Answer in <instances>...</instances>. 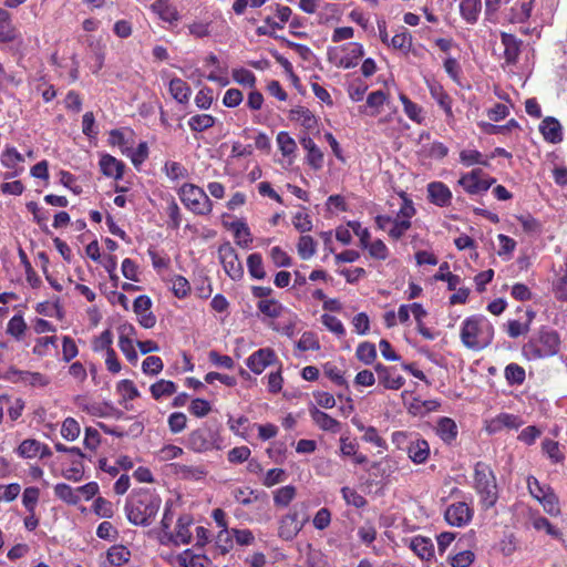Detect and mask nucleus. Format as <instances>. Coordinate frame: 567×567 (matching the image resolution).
<instances>
[{"label":"nucleus","instance_id":"obj_1","mask_svg":"<svg viewBox=\"0 0 567 567\" xmlns=\"http://www.w3.org/2000/svg\"><path fill=\"white\" fill-rule=\"evenodd\" d=\"M162 499L155 491L141 488L132 492L125 502L128 522L136 526H150L161 508Z\"/></svg>","mask_w":567,"mask_h":567},{"label":"nucleus","instance_id":"obj_2","mask_svg":"<svg viewBox=\"0 0 567 567\" xmlns=\"http://www.w3.org/2000/svg\"><path fill=\"white\" fill-rule=\"evenodd\" d=\"M494 332L493 323L485 316L474 315L462 322L460 339L466 349L481 351L493 342Z\"/></svg>","mask_w":567,"mask_h":567},{"label":"nucleus","instance_id":"obj_3","mask_svg":"<svg viewBox=\"0 0 567 567\" xmlns=\"http://www.w3.org/2000/svg\"><path fill=\"white\" fill-rule=\"evenodd\" d=\"M474 488L486 508L495 505L498 498L496 477L484 462H477L474 466Z\"/></svg>","mask_w":567,"mask_h":567},{"label":"nucleus","instance_id":"obj_4","mask_svg":"<svg viewBox=\"0 0 567 567\" xmlns=\"http://www.w3.org/2000/svg\"><path fill=\"white\" fill-rule=\"evenodd\" d=\"M559 334L554 330H542L537 338L530 339L523 347V354L528 360L553 357L558 353Z\"/></svg>","mask_w":567,"mask_h":567},{"label":"nucleus","instance_id":"obj_5","mask_svg":"<svg viewBox=\"0 0 567 567\" xmlns=\"http://www.w3.org/2000/svg\"><path fill=\"white\" fill-rule=\"evenodd\" d=\"M182 203L196 215H208L213 210V202L203 188L194 184H184L179 188Z\"/></svg>","mask_w":567,"mask_h":567},{"label":"nucleus","instance_id":"obj_6","mask_svg":"<svg viewBox=\"0 0 567 567\" xmlns=\"http://www.w3.org/2000/svg\"><path fill=\"white\" fill-rule=\"evenodd\" d=\"M416 210L413 202L405 195H402V204L395 217H392V226L389 228V237L398 240L400 239L410 228L411 219L415 215Z\"/></svg>","mask_w":567,"mask_h":567},{"label":"nucleus","instance_id":"obj_7","mask_svg":"<svg viewBox=\"0 0 567 567\" xmlns=\"http://www.w3.org/2000/svg\"><path fill=\"white\" fill-rule=\"evenodd\" d=\"M219 261L223 265L225 272L233 280H240L244 276V268L238 258L235 248L229 244L225 243L218 248Z\"/></svg>","mask_w":567,"mask_h":567},{"label":"nucleus","instance_id":"obj_8","mask_svg":"<svg viewBox=\"0 0 567 567\" xmlns=\"http://www.w3.org/2000/svg\"><path fill=\"white\" fill-rule=\"evenodd\" d=\"M411 313L416 321L419 333L426 340H433L435 334L426 327H421V319H424L427 315L426 310L421 303L414 302L411 305H401L398 309L396 317L401 323H405L409 321Z\"/></svg>","mask_w":567,"mask_h":567},{"label":"nucleus","instance_id":"obj_9","mask_svg":"<svg viewBox=\"0 0 567 567\" xmlns=\"http://www.w3.org/2000/svg\"><path fill=\"white\" fill-rule=\"evenodd\" d=\"M193 519L189 515L179 516L176 524V530L166 532L161 536V543L163 545H187L192 540V533L189 530Z\"/></svg>","mask_w":567,"mask_h":567},{"label":"nucleus","instance_id":"obj_10","mask_svg":"<svg viewBox=\"0 0 567 567\" xmlns=\"http://www.w3.org/2000/svg\"><path fill=\"white\" fill-rule=\"evenodd\" d=\"M482 169L476 168L461 176L458 185L470 195H480L486 193L495 183V178H482Z\"/></svg>","mask_w":567,"mask_h":567},{"label":"nucleus","instance_id":"obj_11","mask_svg":"<svg viewBox=\"0 0 567 567\" xmlns=\"http://www.w3.org/2000/svg\"><path fill=\"white\" fill-rule=\"evenodd\" d=\"M342 55H339L336 51H329V60L333 62L338 68L351 69L358 65L359 60L363 56V47L359 43L352 42L342 48Z\"/></svg>","mask_w":567,"mask_h":567},{"label":"nucleus","instance_id":"obj_12","mask_svg":"<svg viewBox=\"0 0 567 567\" xmlns=\"http://www.w3.org/2000/svg\"><path fill=\"white\" fill-rule=\"evenodd\" d=\"M308 520L307 517H300L297 511H292L287 515L282 516L279 520L278 535L285 540L293 539L298 533L302 529L305 523Z\"/></svg>","mask_w":567,"mask_h":567},{"label":"nucleus","instance_id":"obj_13","mask_svg":"<svg viewBox=\"0 0 567 567\" xmlns=\"http://www.w3.org/2000/svg\"><path fill=\"white\" fill-rule=\"evenodd\" d=\"M278 361L276 352L271 348H261L252 352L246 360V365L255 374H261L268 367Z\"/></svg>","mask_w":567,"mask_h":567},{"label":"nucleus","instance_id":"obj_14","mask_svg":"<svg viewBox=\"0 0 567 567\" xmlns=\"http://www.w3.org/2000/svg\"><path fill=\"white\" fill-rule=\"evenodd\" d=\"M444 517L451 526L463 527L470 523L472 509L466 503L458 502L446 508Z\"/></svg>","mask_w":567,"mask_h":567},{"label":"nucleus","instance_id":"obj_15","mask_svg":"<svg viewBox=\"0 0 567 567\" xmlns=\"http://www.w3.org/2000/svg\"><path fill=\"white\" fill-rule=\"evenodd\" d=\"M374 370L378 374L379 382L385 389L399 390L404 385V378L401 374H398L394 368L378 363L374 367Z\"/></svg>","mask_w":567,"mask_h":567},{"label":"nucleus","instance_id":"obj_16","mask_svg":"<svg viewBox=\"0 0 567 567\" xmlns=\"http://www.w3.org/2000/svg\"><path fill=\"white\" fill-rule=\"evenodd\" d=\"M427 87L432 99H434L440 107L444 111L446 121H452L454 118V113L452 110V97L445 92L439 82H427Z\"/></svg>","mask_w":567,"mask_h":567},{"label":"nucleus","instance_id":"obj_17","mask_svg":"<svg viewBox=\"0 0 567 567\" xmlns=\"http://www.w3.org/2000/svg\"><path fill=\"white\" fill-rule=\"evenodd\" d=\"M427 198L429 200L439 206L446 207L452 202V192L442 182H431L427 184Z\"/></svg>","mask_w":567,"mask_h":567},{"label":"nucleus","instance_id":"obj_18","mask_svg":"<svg viewBox=\"0 0 567 567\" xmlns=\"http://www.w3.org/2000/svg\"><path fill=\"white\" fill-rule=\"evenodd\" d=\"M405 450L414 464H424L430 456V445L424 439H411Z\"/></svg>","mask_w":567,"mask_h":567},{"label":"nucleus","instance_id":"obj_19","mask_svg":"<svg viewBox=\"0 0 567 567\" xmlns=\"http://www.w3.org/2000/svg\"><path fill=\"white\" fill-rule=\"evenodd\" d=\"M535 0H509L508 18L513 23H522L529 19Z\"/></svg>","mask_w":567,"mask_h":567},{"label":"nucleus","instance_id":"obj_20","mask_svg":"<svg viewBox=\"0 0 567 567\" xmlns=\"http://www.w3.org/2000/svg\"><path fill=\"white\" fill-rule=\"evenodd\" d=\"M409 548L422 560H431L434 557V545L431 538L421 535L409 540Z\"/></svg>","mask_w":567,"mask_h":567},{"label":"nucleus","instance_id":"obj_21","mask_svg":"<svg viewBox=\"0 0 567 567\" xmlns=\"http://www.w3.org/2000/svg\"><path fill=\"white\" fill-rule=\"evenodd\" d=\"M523 420L514 414L501 413L491 420L487 430L491 433H496L503 429L516 430L523 425Z\"/></svg>","mask_w":567,"mask_h":567},{"label":"nucleus","instance_id":"obj_22","mask_svg":"<svg viewBox=\"0 0 567 567\" xmlns=\"http://www.w3.org/2000/svg\"><path fill=\"white\" fill-rule=\"evenodd\" d=\"M539 131L545 141L549 143L557 144L563 141V127L555 117L548 116L544 118L539 125Z\"/></svg>","mask_w":567,"mask_h":567},{"label":"nucleus","instance_id":"obj_23","mask_svg":"<svg viewBox=\"0 0 567 567\" xmlns=\"http://www.w3.org/2000/svg\"><path fill=\"white\" fill-rule=\"evenodd\" d=\"M435 432L444 443L452 444L457 437L458 429L453 419L442 416L436 422Z\"/></svg>","mask_w":567,"mask_h":567},{"label":"nucleus","instance_id":"obj_24","mask_svg":"<svg viewBox=\"0 0 567 567\" xmlns=\"http://www.w3.org/2000/svg\"><path fill=\"white\" fill-rule=\"evenodd\" d=\"M309 412L315 424L318 425L322 431L332 433H338L340 431V422L326 412L319 410L316 406L311 408Z\"/></svg>","mask_w":567,"mask_h":567},{"label":"nucleus","instance_id":"obj_25","mask_svg":"<svg viewBox=\"0 0 567 567\" xmlns=\"http://www.w3.org/2000/svg\"><path fill=\"white\" fill-rule=\"evenodd\" d=\"M302 147L307 151V162L316 171L323 166V153L310 137H303L300 141Z\"/></svg>","mask_w":567,"mask_h":567},{"label":"nucleus","instance_id":"obj_26","mask_svg":"<svg viewBox=\"0 0 567 567\" xmlns=\"http://www.w3.org/2000/svg\"><path fill=\"white\" fill-rule=\"evenodd\" d=\"M100 167L102 173L115 179H121L124 173V164L115 157L106 154L100 159Z\"/></svg>","mask_w":567,"mask_h":567},{"label":"nucleus","instance_id":"obj_27","mask_svg":"<svg viewBox=\"0 0 567 567\" xmlns=\"http://www.w3.org/2000/svg\"><path fill=\"white\" fill-rule=\"evenodd\" d=\"M18 38V30L12 23L11 14L0 8V42H13Z\"/></svg>","mask_w":567,"mask_h":567},{"label":"nucleus","instance_id":"obj_28","mask_svg":"<svg viewBox=\"0 0 567 567\" xmlns=\"http://www.w3.org/2000/svg\"><path fill=\"white\" fill-rule=\"evenodd\" d=\"M151 8L165 22L173 23L179 19L178 11L168 0H156Z\"/></svg>","mask_w":567,"mask_h":567},{"label":"nucleus","instance_id":"obj_29","mask_svg":"<svg viewBox=\"0 0 567 567\" xmlns=\"http://www.w3.org/2000/svg\"><path fill=\"white\" fill-rule=\"evenodd\" d=\"M168 90L174 100L178 103H187L189 101L192 90L189 85L179 78L169 81Z\"/></svg>","mask_w":567,"mask_h":567},{"label":"nucleus","instance_id":"obj_30","mask_svg":"<svg viewBox=\"0 0 567 567\" xmlns=\"http://www.w3.org/2000/svg\"><path fill=\"white\" fill-rule=\"evenodd\" d=\"M482 10V0H462L460 12L467 23H475L478 20Z\"/></svg>","mask_w":567,"mask_h":567},{"label":"nucleus","instance_id":"obj_31","mask_svg":"<svg viewBox=\"0 0 567 567\" xmlns=\"http://www.w3.org/2000/svg\"><path fill=\"white\" fill-rule=\"evenodd\" d=\"M131 551L123 545H113L106 551V560L112 566H123L128 563Z\"/></svg>","mask_w":567,"mask_h":567},{"label":"nucleus","instance_id":"obj_32","mask_svg":"<svg viewBox=\"0 0 567 567\" xmlns=\"http://www.w3.org/2000/svg\"><path fill=\"white\" fill-rule=\"evenodd\" d=\"M389 45L404 54H408L412 48V35L408 29L401 27L400 30L391 38Z\"/></svg>","mask_w":567,"mask_h":567},{"label":"nucleus","instance_id":"obj_33","mask_svg":"<svg viewBox=\"0 0 567 567\" xmlns=\"http://www.w3.org/2000/svg\"><path fill=\"white\" fill-rule=\"evenodd\" d=\"M177 561L181 567H205L208 558L205 555L195 554L193 550L186 549L177 556Z\"/></svg>","mask_w":567,"mask_h":567},{"label":"nucleus","instance_id":"obj_34","mask_svg":"<svg viewBox=\"0 0 567 567\" xmlns=\"http://www.w3.org/2000/svg\"><path fill=\"white\" fill-rule=\"evenodd\" d=\"M502 44L504 45V56L508 63H514L519 54V42L508 33H502Z\"/></svg>","mask_w":567,"mask_h":567},{"label":"nucleus","instance_id":"obj_35","mask_svg":"<svg viewBox=\"0 0 567 567\" xmlns=\"http://www.w3.org/2000/svg\"><path fill=\"white\" fill-rule=\"evenodd\" d=\"M11 373L18 375V380L32 386H45L49 384V379L40 372L19 371L14 369L11 370Z\"/></svg>","mask_w":567,"mask_h":567},{"label":"nucleus","instance_id":"obj_36","mask_svg":"<svg viewBox=\"0 0 567 567\" xmlns=\"http://www.w3.org/2000/svg\"><path fill=\"white\" fill-rule=\"evenodd\" d=\"M216 118L210 114H196L189 117L187 124L193 132H204L213 127Z\"/></svg>","mask_w":567,"mask_h":567},{"label":"nucleus","instance_id":"obj_37","mask_svg":"<svg viewBox=\"0 0 567 567\" xmlns=\"http://www.w3.org/2000/svg\"><path fill=\"white\" fill-rule=\"evenodd\" d=\"M176 390L177 385L173 381L164 379L158 380L150 388L151 394L155 400H159L164 396H171L176 392Z\"/></svg>","mask_w":567,"mask_h":567},{"label":"nucleus","instance_id":"obj_38","mask_svg":"<svg viewBox=\"0 0 567 567\" xmlns=\"http://www.w3.org/2000/svg\"><path fill=\"white\" fill-rule=\"evenodd\" d=\"M174 467L175 473L182 478L199 481L206 475L203 466L174 464Z\"/></svg>","mask_w":567,"mask_h":567},{"label":"nucleus","instance_id":"obj_39","mask_svg":"<svg viewBox=\"0 0 567 567\" xmlns=\"http://www.w3.org/2000/svg\"><path fill=\"white\" fill-rule=\"evenodd\" d=\"M54 494L56 497L62 499L63 502L75 505L81 501L79 496V492L76 488H72L70 485L65 483H59L54 486Z\"/></svg>","mask_w":567,"mask_h":567},{"label":"nucleus","instance_id":"obj_40","mask_svg":"<svg viewBox=\"0 0 567 567\" xmlns=\"http://www.w3.org/2000/svg\"><path fill=\"white\" fill-rule=\"evenodd\" d=\"M297 250L301 259L308 260L317 251V243L311 236L303 235L299 238Z\"/></svg>","mask_w":567,"mask_h":567},{"label":"nucleus","instance_id":"obj_41","mask_svg":"<svg viewBox=\"0 0 567 567\" xmlns=\"http://www.w3.org/2000/svg\"><path fill=\"white\" fill-rule=\"evenodd\" d=\"M504 374L507 383L511 385L523 384L526 377L524 368L517 363L507 364Z\"/></svg>","mask_w":567,"mask_h":567},{"label":"nucleus","instance_id":"obj_42","mask_svg":"<svg viewBox=\"0 0 567 567\" xmlns=\"http://www.w3.org/2000/svg\"><path fill=\"white\" fill-rule=\"evenodd\" d=\"M296 496V487L286 485L275 491L274 503L280 507H287Z\"/></svg>","mask_w":567,"mask_h":567},{"label":"nucleus","instance_id":"obj_43","mask_svg":"<svg viewBox=\"0 0 567 567\" xmlns=\"http://www.w3.org/2000/svg\"><path fill=\"white\" fill-rule=\"evenodd\" d=\"M460 161L463 165L467 167L473 165H489L488 161L484 158L483 154L476 150H463L460 153Z\"/></svg>","mask_w":567,"mask_h":567},{"label":"nucleus","instance_id":"obj_44","mask_svg":"<svg viewBox=\"0 0 567 567\" xmlns=\"http://www.w3.org/2000/svg\"><path fill=\"white\" fill-rule=\"evenodd\" d=\"M400 101L403 104L404 113L406 116L416 123H422V107L412 102L405 94H400Z\"/></svg>","mask_w":567,"mask_h":567},{"label":"nucleus","instance_id":"obj_45","mask_svg":"<svg viewBox=\"0 0 567 567\" xmlns=\"http://www.w3.org/2000/svg\"><path fill=\"white\" fill-rule=\"evenodd\" d=\"M277 144H278V147H279V151L281 152V154L284 156H290L292 154H295V152L297 151V143L296 141L289 135L288 132H279L277 134Z\"/></svg>","mask_w":567,"mask_h":567},{"label":"nucleus","instance_id":"obj_46","mask_svg":"<svg viewBox=\"0 0 567 567\" xmlns=\"http://www.w3.org/2000/svg\"><path fill=\"white\" fill-rule=\"evenodd\" d=\"M355 355L364 364H371L377 358L375 346L368 341L361 342L357 348Z\"/></svg>","mask_w":567,"mask_h":567},{"label":"nucleus","instance_id":"obj_47","mask_svg":"<svg viewBox=\"0 0 567 567\" xmlns=\"http://www.w3.org/2000/svg\"><path fill=\"white\" fill-rule=\"evenodd\" d=\"M257 308L269 318H278L282 312V306L275 299H261L258 301Z\"/></svg>","mask_w":567,"mask_h":567},{"label":"nucleus","instance_id":"obj_48","mask_svg":"<svg viewBox=\"0 0 567 567\" xmlns=\"http://www.w3.org/2000/svg\"><path fill=\"white\" fill-rule=\"evenodd\" d=\"M40 441L35 439L23 440L17 449V454L22 458H34L38 456Z\"/></svg>","mask_w":567,"mask_h":567},{"label":"nucleus","instance_id":"obj_49","mask_svg":"<svg viewBox=\"0 0 567 567\" xmlns=\"http://www.w3.org/2000/svg\"><path fill=\"white\" fill-rule=\"evenodd\" d=\"M248 271L256 279H264L266 271L264 269L262 257L259 254H251L247 259Z\"/></svg>","mask_w":567,"mask_h":567},{"label":"nucleus","instance_id":"obj_50","mask_svg":"<svg viewBox=\"0 0 567 567\" xmlns=\"http://www.w3.org/2000/svg\"><path fill=\"white\" fill-rule=\"evenodd\" d=\"M81 427L79 422L73 417H66L61 427V435L66 441H74L79 437Z\"/></svg>","mask_w":567,"mask_h":567},{"label":"nucleus","instance_id":"obj_51","mask_svg":"<svg viewBox=\"0 0 567 567\" xmlns=\"http://www.w3.org/2000/svg\"><path fill=\"white\" fill-rule=\"evenodd\" d=\"M306 565L307 567H328L324 555L315 549L311 544L307 545Z\"/></svg>","mask_w":567,"mask_h":567},{"label":"nucleus","instance_id":"obj_52","mask_svg":"<svg viewBox=\"0 0 567 567\" xmlns=\"http://www.w3.org/2000/svg\"><path fill=\"white\" fill-rule=\"evenodd\" d=\"M539 503L543 505L544 511L550 516L560 515L559 501L553 489L547 492V494L539 501Z\"/></svg>","mask_w":567,"mask_h":567},{"label":"nucleus","instance_id":"obj_53","mask_svg":"<svg viewBox=\"0 0 567 567\" xmlns=\"http://www.w3.org/2000/svg\"><path fill=\"white\" fill-rule=\"evenodd\" d=\"M363 248L368 249L369 255L374 259L385 260L389 257V249L381 239L369 241Z\"/></svg>","mask_w":567,"mask_h":567},{"label":"nucleus","instance_id":"obj_54","mask_svg":"<svg viewBox=\"0 0 567 567\" xmlns=\"http://www.w3.org/2000/svg\"><path fill=\"white\" fill-rule=\"evenodd\" d=\"M113 334L110 330L103 331L92 342V349L94 352H109L112 349Z\"/></svg>","mask_w":567,"mask_h":567},{"label":"nucleus","instance_id":"obj_55","mask_svg":"<svg viewBox=\"0 0 567 567\" xmlns=\"http://www.w3.org/2000/svg\"><path fill=\"white\" fill-rule=\"evenodd\" d=\"M27 329V324L23 320V317L21 315L13 316L7 326V332L14 337L17 340H20L22 336L24 334V331Z\"/></svg>","mask_w":567,"mask_h":567},{"label":"nucleus","instance_id":"obj_56","mask_svg":"<svg viewBox=\"0 0 567 567\" xmlns=\"http://www.w3.org/2000/svg\"><path fill=\"white\" fill-rule=\"evenodd\" d=\"M321 322L329 331L336 336L343 337L346 334L344 326L337 317L324 313L321 316Z\"/></svg>","mask_w":567,"mask_h":567},{"label":"nucleus","instance_id":"obj_57","mask_svg":"<svg viewBox=\"0 0 567 567\" xmlns=\"http://www.w3.org/2000/svg\"><path fill=\"white\" fill-rule=\"evenodd\" d=\"M475 555L471 550H461L449 557L451 567H470L474 561Z\"/></svg>","mask_w":567,"mask_h":567},{"label":"nucleus","instance_id":"obj_58","mask_svg":"<svg viewBox=\"0 0 567 567\" xmlns=\"http://www.w3.org/2000/svg\"><path fill=\"white\" fill-rule=\"evenodd\" d=\"M527 487L529 491V494L536 498L538 502L549 492L553 489L550 486L546 484H540L539 481L534 476H528L527 478Z\"/></svg>","mask_w":567,"mask_h":567},{"label":"nucleus","instance_id":"obj_59","mask_svg":"<svg viewBox=\"0 0 567 567\" xmlns=\"http://www.w3.org/2000/svg\"><path fill=\"white\" fill-rule=\"evenodd\" d=\"M292 118L300 122L305 127L311 128L316 124V117L306 107L299 106L291 111Z\"/></svg>","mask_w":567,"mask_h":567},{"label":"nucleus","instance_id":"obj_60","mask_svg":"<svg viewBox=\"0 0 567 567\" xmlns=\"http://www.w3.org/2000/svg\"><path fill=\"white\" fill-rule=\"evenodd\" d=\"M40 491L38 487H27L22 494V503L25 509L33 514L39 501Z\"/></svg>","mask_w":567,"mask_h":567},{"label":"nucleus","instance_id":"obj_61","mask_svg":"<svg viewBox=\"0 0 567 567\" xmlns=\"http://www.w3.org/2000/svg\"><path fill=\"white\" fill-rule=\"evenodd\" d=\"M324 374L337 385L348 389V382L343 377V372L334 364L328 362L323 367Z\"/></svg>","mask_w":567,"mask_h":567},{"label":"nucleus","instance_id":"obj_62","mask_svg":"<svg viewBox=\"0 0 567 567\" xmlns=\"http://www.w3.org/2000/svg\"><path fill=\"white\" fill-rule=\"evenodd\" d=\"M233 79L235 82L248 87H254L256 83L255 74L250 70L244 68L234 69Z\"/></svg>","mask_w":567,"mask_h":567},{"label":"nucleus","instance_id":"obj_63","mask_svg":"<svg viewBox=\"0 0 567 567\" xmlns=\"http://www.w3.org/2000/svg\"><path fill=\"white\" fill-rule=\"evenodd\" d=\"M1 163L8 168L16 167L19 163L23 162L22 155L16 147H7L1 154Z\"/></svg>","mask_w":567,"mask_h":567},{"label":"nucleus","instance_id":"obj_64","mask_svg":"<svg viewBox=\"0 0 567 567\" xmlns=\"http://www.w3.org/2000/svg\"><path fill=\"white\" fill-rule=\"evenodd\" d=\"M172 290L177 298H184L190 291V285L186 278L176 275L171 279Z\"/></svg>","mask_w":567,"mask_h":567}]
</instances>
